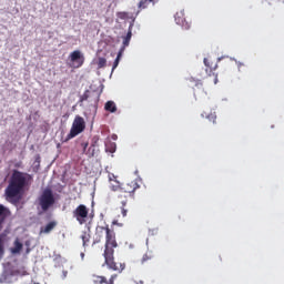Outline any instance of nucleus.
Segmentation results:
<instances>
[{
    "label": "nucleus",
    "mask_w": 284,
    "mask_h": 284,
    "mask_svg": "<svg viewBox=\"0 0 284 284\" xmlns=\"http://www.w3.org/2000/svg\"><path fill=\"white\" fill-rule=\"evenodd\" d=\"M105 239L104 243V265L109 270L113 272H123L125 270V263H116L114 262V250L119 247V243L116 242V233L114 230L110 229L109 225L105 226H97L95 229V239L93 243H101Z\"/></svg>",
    "instance_id": "f257e3e1"
},
{
    "label": "nucleus",
    "mask_w": 284,
    "mask_h": 284,
    "mask_svg": "<svg viewBox=\"0 0 284 284\" xmlns=\"http://www.w3.org/2000/svg\"><path fill=\"white\" fill-rule=\"evenodd\" d=\"M28 179H30L29 174L17 170L13 171L9 185L6 189V196L9 203L17 205L21 201V194H23V190L28 185Z\"/></svg>",
    "instance_id": "f03ea898"
},
{
    "label": "nucleus",
    "mask_w": 284,
    "mask_h": 284,
    "mask_svg": "<svg viewBox=\"0 0 284 284\" xmlns=\"http://www.w3.org/2000/svg\"><path fill=\"white\" fill-rule=\"evenodd\" d=\"M99 93L97 91L85 90L84 93L80 97V105H85V108H99Z\"/></svg>",
    "instance_id": "7ed1b4c3"
},
{
    "label": "nucleus",
    "mask_w": 284,
    "mask_h": 284,
    "mask_svg": "<svg viewBox=\"0 0 284 284\" xmlns=\"http://www.w3.org/2000/svg\"><path fill=\"white\" fill-rule=\"evenodd\" d=\"M85 130V119L81 115H75L71 130L69 134L65 138V141H70L71 139H74V136H79L82 132Z\"/></svg>",
    "instance_id": "20e7f679"
},
{
    "label": "nucleus",
    "mask_w": 284,
    "mask_h": 284,
    "mask_svg": "<svg viewBox=\"0 0 284 284\" xmlns=\"http://www.w3.org/2000/svg\"><path fill=\"white\" fill-rule=\"evenodd\" d=\"M38 201L42 212H48V210H50V207H52V205L55 203L52 190L45 189L39 196Z\"/></svg>",
    "instance_id": "39448f33"
},
{
    "label": "nucleus",
    "mask_w": 284,
    "mask_h": 284,
    "mask_svg": "<svg viewBox=\"0 0 284 284\" xmlns=\"http://www.w3.org/2000/svg\"><path fill=\"white\" fill-rule=\"evenodd\" d=\"M88 214H90V209H88L85 204H80L73 211V219H75L80 225H83L88 221Z\"/></svg>",
    "instance_id": "423d86ee"
},
{
    "label": "nucleus",
    "mask_w": 284,
    "mask_h": 284,
    "mask_svg": "<svg viewBox=\"0 0 284 284\" xmlns=\"http://www.w3.org/2000/svg\"><path fill=\"white\" fill-rule=\"evenodd\" d=\"M70 61L72 63V68H81L83 63H85V57L81 51L75 50L70 53Z\"/></svg>",
    "instance_id": "0eeeda50"
},
{
    "label": "nucleus",
    "mask_w": 284,
    "mask_h": 284,
    "mask_svg": "<svg viewBox=\"0 0 284 284\" xmlns=\"http://www.w3.org/2000/svg\"><path fill=\"white\" fill-rule=\"evenodd\" d=\"M128 196L126 193H123L122 191H118V203L121 205V214L123 217L128 216V209L125 206L128 205Z\"/></svg>",
    "instance_id": "6e6552de"
},
{
    "label": "nucleus",
    "mask_w": 284,
    "mask_h": 284,
    "mask_svg": "<svg viewBox=\"0 0 284 284\" xmlns=\"http://www.w3.org/2000/svg\"><path fill=\"white\" fill-rule=\"evenodd\" d=\"M136 190H139V183H136V181H131L120 189V191H122V193L126 194L128 196H132Z\"/></svg>",
    "instance_id": "1a4fd4ad"
},
{
    "label": "nucleus",
    "mask_w": 284,
    "mask_h": 284,
    "mask_svg": "<svg viewBox=\"0 0 284 284\" xmlns=\"http://www.w3.org/2000/svg\"><path fill=\"white\" fill-rule=\"evenodd\" d=\"M175 23L178 26H181L184 30H190L191 24L185 20V12L184 11H179L175 13Z\"/></svg>",
    "instance_id": "9d476101"
},
{
    "label": "nucleus",
    "mask_w": 284,
    "mask_h": 284,
    "mask_svg": "<svg viewBox=\"0 0 284 284\" xmlns=\"http://www.w3.org/2000/svg\"><path fill=\"white\" fill-rule=\"evenodd\" d=\"M115 280H116V274L111 275V277L109 280L105 276L93 275L92 276V284H114Z\"/></svg>",
    "instance_id": "9b49d317"
},
{
    "label": "nucleus",
    "mask_w": 284,
    "mask_h": 284,
    "mask_svg": "<svg viewBox=\"0 0 284 284\" xmlns=\"http://www.w3.org/2000/svg\"><path fill=\"white\" fill-rule=\"evenodd\" d=\"M204 65L206 67V73L209 74V77H212V74L214 75V70L219 68V65L212 62L210 58H204Z\"/></svg>",
    "instance_id": "f8f14e48"
},
{
    "label": "nucleus",
    "mask_w": 284,
    "mask_h": 284,
    "mask_svg": "<svg viewBox=\"0 0 284 284\" xmlns=\"http://www.w3.org/2000/svg\"><path fill=\"white\" fill-rule=\"evenodd\" d=\"M204 65L206 67V73L209 74V77H212V74L214 75V70L219 68V65L212 62L210 58H204Z\"/></svg>",
    "instance_id": "ddd939ff"
},
{
    "label": "nucleus",
    "mask_w": 284,
    "mask_h": 284,
    "mask_svg": "<svg viewBox=\"0 0 284 284\" xmlns=\"http://www.w3.org/2000/svg\"><path fill=\"white\" fill-rule=\"evenodd\" d=\"M54 227H57V221H51L40 229V234H50Z\"/></svg>",
    "instance_id": "4468645a"
},
{
    "label": "nucleus",
    "mask_w": 284,
    "mask_h": 284,
    "mask_svg": "<svg viewBox=\"0 0 284 284\" xmlns=\"http://www.w3.org/2000/svg\"><path fill=\"white\" fill-rule=\"evenodd\" d=\"M130 41H132V24H130L129 31H128L126 36L123 38V45L121 47V48H123V52H125V48H128V45H130Z\"/></svg>",
    "instance_id": "2eb2a0df"
},
{
    "label": "nucleus",
    "mask_w": 284,
    "mask_h": 284,
    "mask_svg": "<svg viewBox=\"0 0 284 284\" xmlns=\"http://www.w3.org/2000/svg\"><path fill=\"white\" fill-rule=\"evenodd\" d=\"M10 215V210H8L3 204H0V223H3L6 219Z\"/></svg>",
    "instance_id": "dca6fc26"
},
{
    "label": "nucleus",
    "mask_w": 284,
    "mask_h": 284,
    "mask_svg": "<svg viewBox=\"0 0 284 284\" xmlns=\"http://www.w3.org/2000/svg\"><path fill=\"white\" fill-rule=\"evenodd\" d=\"M104 110H105L106 112H111V113L116 112V103H114V101H108V102L104 104Z\"/></svg>",
    "instance_id": "f3484780"
},
{
    "label": "nucleus",
    "mask_w": 284,
    "mask_h": 284,
    "mask_svg": "<svg viewBox=\"0 0 284 284\" xmlns=\"http://www.w3.org/2000/svg\"><path fill=\"white\" fill-rule=\"evenodd\" d=\"M122 57H123V48H121L120 51L118 52V55L113 62L112 72H114V70H116V68H119V63H120Z\"/></svg>",
    "instance_id": "a211bd4d"
},
{
    "label": "nucleus",
    "mask_w": 284,
    "mask_h": 284,
    "mask_svg": "<svg viewBox=\"0 0 284 284\" xmlns=\"http://www.w3.org/2000/svg\"><path fill=\"white\" fill-rule=\"evenodd\" d=\"M23 250V244L19 240L14 241V247L11 248L12 254H19Z\"/></svg>",
    "instance_id": "6ab92c4d"
},
{
    "label": "nucleus",
    "mask_w": 284,
    "mask_h": 284,
    "mask_svg": "<svg viewBox=\"0 0 284 284\" xmlns=\"http://www.w3.org/2000/svg\"><path fill=\"white\" fill-rule=\"evenodd\" d=\"M91 235L88 232H82L81 240L83 247H88V243H90Z\"/></svg>",
    "instance_id": "aec40b11"
},
{
    "label": "nucleus",
    "mask_w": 284,
    "mask_h": 284,
    "mask_svg": "<svg viewBox=\"0 0 284 284\" xmlns=\"http://www.w3.org/2000/svg\"><path fill=\"white\" fill-rule=\"evenodd\" d=\"M110 187L113 192H121V182H119V180L110 182Z\"/></svg>",
    "instance_id": "412c9836"
},
{
    "label": "nucleus",
    "mask_w": 284,
    "mask_h": 284,
    "mask_svg": "<svg viewBox=\"0 0 284 284\" xmlns=\"http://www.w3.org/2000/svg\"><path fill=\"white\" fill-rule=\"evenodd\" d=\"M152 258H154V255L152 254V252H148L142 256L141 264L145 265V263H148V261H152Z\"/></svg>",
    "instance_id": "4be33fe9"
},
{
    "label": "nucleus",
    "mask_w": 284,
    "mask_h": 284,
    "mask_svg": "<svg viewBox=\"0 0 284 284\" xmlns=\"http://www.w3.org/2000/svg\"><path fill=\"white\" fill-rule=\"evenodd\" d=\"M154 0H141L138 4L139 10H145Z\"/></svg>",
    "instance_id": "5701e85b"
},
{
    "label": "nucleus",
    "mask_w": 284,
    "mask_h": 284,
    "mask_svg": "<svg viewBox=\"0 0 284 284\" xmlns=\"http://www.w3.org/2000/svg\"><path fill=\"white\" fill-rule=\"evenodd\" d=\"M97 65L98 69L101 70L108 65V60L105 58H98Z\"/></svg>",
    "instance_id": "b1692460"
},
{
    "label": "nucleus",
    "mask_w": 284,
    "mask_h": 284,
    "mask_svg": "<svg viewBox=\"0 0 284 284\" xmlns=\"http://www.w3.org/2000/svg\"><path fill=\"white\" fill-rule=\"evenodd\" d=\"M206 119H209V121L212 123H216V113H210Z\"/></svg>",
    "instance_id": "393cba45"
},
{
    "label": "nucleus",
    "mask_w": 284,
    "mask_h": 284,
    "mask_svg": "<svg viewBox=\"0 0 284 284\" xmlns=\"http://www.w3.org/2000/svg\"><path fill=\"white\" fill-rule=\"evenodd\" d=\"M116 16L119 19H128V12L125 11L118 12Z\"/></svg>",
    "instance_id": "a878e982"
},
{
    "label": "nucleus",
    "mask_w": 284,
    "mask_h": 284,
    "mask_svg": "<svg viewBox=\"0 0 284 284\" xmlns=\"http://www.w3.org/2000/svg\"><path fill=\"white\" fill-rule=\"evenodd\" d=\"M6 248L3 247V240L0 239V256H3Z\"/></svg>",
    "instance_id": "bb28decb"
},
{
    "label": "nucleus",
    "mask_w": 284,
    "mask_h": 284,
    "mask_svg": "<svg viewBox=\"0 0 284 284\" xmlns=\"http://www.w3.org/2000/svg\"><path fill=\"white\" fill-rule=\"evenodd\" d=\"M281 0H265L268 6H276V3H280Z\"/></svg>",
    "instance_id": "cd10ccee"
},
{
    "label": "nucleus",
    "mask_w": 284,
    "mask_h": 284,
    "mask_svg": "<svg viewBox=\"0 0 284 284\" xmlns=\"http://www.w3.org/2000/svg\"><path fill=\"white\" fill-rule=\"evenodd\" d=\"M114 181H118V180H116V175H114L113 173H110V174H109V182H110V183H114Z\"/></svg>",
    "instance_id": "c85d7f7f"
},
{
    "label": "nucleus",
    "mask_w": 284,
    "mask_h": 284,
    "mask_svg": "<svg viewBox=\"0 0 284 284\" xmlns=\"http://www.w3.org/2000/svg\"><path fill=\"white\" fill-rule=\"evenodd\" d=\"M82 148H83V152H85V150H88V142H83Z\"/></svg>",
    "instance_id": "c756f323"
},
{
    "label": "nucleus",
    "mask_w": 284,
    "mask_h": 284,
    "mask_svg": "<svg viewBox=\"0 0 284 284\" xmlns=\"http://www.w3.org/2000/svg\"><path fill=\"white\" fill-rule=\"evenodd\" d=\"M1 283H7V281H6V275H2V276H1Z\"/></svg>",
    "instance_id": "7c9ffc66"
},
{
    "label": "nucleus",
    "mask_w": 284,
    "mask_h": 284,
    "mask_svg": "<svg viewBox=\"0 0 284 284\" xmlns=\"http://www.w3.org/2000/svg\"><path fill=\"white\" fill-rule=\"evenodd\" d=\"M13 274L18 275V274H21V272L19 270H17V271H13Z\"/></svg>",
    "instance_id": "2f4dec72"
},
{
    "label": "nucleus",
    "mask_w": 284,
    "mask_h": 284,
    "mask_svg": "<svg viewBox=\"0 0 284 284\" xmlns=\"http://www.w3.org/2000/svg\"><path fill=\"white\" fill-rule=\"evenodd\" d=\"M217 82H219V77L215 75V78H214V83H217Z\"/></svg>",
    "instance_id": "473e14b6"
},
{
    "label": "nucleus",
    "mask_w": 284,
    "mask_h": 284,
    "mask_svg": "<svg viewBox=\"0 0 284 284\" xmlns=\"http://www.w3.org/2000/svg\"><path fill=\"white\" fill-rule=\"evenodd\" d=\"M114 145V149L113 150H111L110 152H114V150H115V148H116V144H113Z\"/></svg>",
    "instance_id": "72a5a7b5"
},
{
    "label": "nucleus",
    "mask_w": 284,
    "mask_h": 284,
    "mask_svg": "<svg viewBox=\"0 0 284 284\" xmlns=\"http://www.w3.org/2000/svg\"><path fill=\"white\" fill-rule=\"evenodd\" d=\"M81 256H82V258H83V256H85V254H84V253H81Z\"/></svg>",
    "instance_id": "f704fd0d"
},
{
    "label": "nucleus",
    "mask_w": 284,
    "mask_h": 284,
    "mask_svg": "<svg viewBox=\"0 0 284 284\" xmlns=\"http://www.w3.org/2000/svg\"><path fill=\"white\" fill-rule=\"evenodd\" d=\"M113 225H116V221L113 222Z\"/></svg>",
    "instance_id": "c9c22d12"
},
{
    "label": "nucleus",
    "mask_w": 284,
    "mask_h": 284,
    "mask_svg": "<svg viewBox=\"0 0 284 284\" xmlns=\"http://www.w3.org/2000/svg\"><path fill=\"white\" fill-rule=\"evenodd\" d=\"M1 225H2V223L0 222V230H1Z\"/></svg>",
    "instance_id": "e433bc0d"
}]
</instances>
